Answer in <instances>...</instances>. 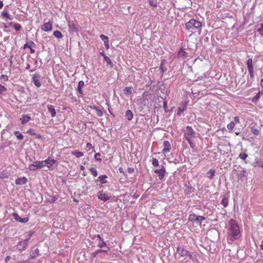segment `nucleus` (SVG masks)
I'll use <instances>...</instances> for the list:
<instances>
[{
    "label": "nucleus",
    "instance_id": "nucleus-51",
    "mask_svg": "<svg viewBox=\"0 0 263 263\" xmlns=\"http://www.w3.org/2000/svg\"><path fill=\"white\" fill-rule=\"evenodd\" d=\"M100 38H101V39H102V41H103L104 42H105V41H108V37L107 36H106V35H104V34H101V35H100Z\"/></svg>",
    "mask_w": 263,
    "mask_h": 263
},
{
    "label": "nucleus",
    "instance_id": "nucleus-32",
    "mask_svg": "<svg viewBox=\"0 0 263 263\" xmlns=\"http://www.w3.org/2000/svg\"><path fill=\"white\" fill-rule=\"evenodd\" d=\"M14 135L16 136L17 139L22 140L24 138L23 135L19 131H15Z\"/></svg>",
    "mask_w": 263,
    "mask_h": 263
},
{
    "label": "nucleus",
    "instance_id": "nucleus-27",
    "mask_svg": "<svg viewBox=\"0 0 263 263\" xmlns=\"http://www.w3.org/2000/svg\"><path fill=\"white\" fill-rule=\"evenodd\" d=\"M248 157V155L247 153H246L245 152H243V153H240L239 155V156L238 157L241 159V160H243L244 161H245L246 163H247V161H246V159Z\"/></svg>",
    "mask_w": 263,
    "mask_h": 263
},
{
    "label": "nucleus",
    "instance_id": "nucleus-48",
    "mask_svg": "<svg viewBox=\"0 0 263 263\" xmlns=\"http://www.w3.org/2000/svg\"><path fill=\"white\" fill-rule=\"evenodd\" d=\"M7 175L4 171H0V178H5L7 177Z\"/></svg>",
    "mask_w": 263,
    "mask_h": 263
},
{
    "label": "nucleus",
    "instance_id": "nucleus-19",
    "mask_svg": "<svg viewBox=\"0 0 263 263\" xmlns=\"http://www.w3.org/2000/svg\"><path fill=\"white\" fill-rule=\"evenodd\" d=\"M47 109L48 111L50 113L51 117H54L56 115L57 112L53 106L51 105H48Z\"/></svg>",
    "mask_w": 263,
    "mask_h": 263
},
{
    "label": "nucleus",
    "instance_id": "nucleus-63",
    "mask_svg": "<svg viewBox=\"0 0 263 263\" xmlns=\"http://www.w3.org/2000/svg\"><path fill=\"white\" fill-rule=\"evenodd\" d=\"M4 4L2 1H0V9L2 8L3 7Z\"/></svg>",
    "mask_w": 263,
    "mask_h": 263
},
{
    "label": "nucleus",
    "instance_id": "nucleus-14",
    "mask_svg": "<svg viewBox=\"0 0 263 263\" xmlns=\"http://www.w3.org/2000/svg\"><path fill=\"white\" fill-rule=\"evenodd\" d=\"M163 147L164 148L162 150V153L163 154H166L168 153L171 148V145L169 141H165L163 142Z\"/></svg>",
    "mask_w": 263,
    "mask_h": 263
},
{
    "label": "nucleus",
    "instance_id": "nucleus-55",
    "mask_svg": "<svg viewBox=\"0 0 263 263\" xmlns=\"http://www.w3.org/2000/svg\"><path fill=\"white\" fill-rule=\"evenodd\" d=\"M135 169L133 167H128L127 172L129 174H133L134 172Z\"/></svg>",
    "mask_w": 263,
    "mask_h": 263
},
{
    "label": "nucleus",
    "instance_id": "nucleus-47",
    "mask_svg": "<svg viewBox=\"0 0 263 263\" xmlns=\"http://www.w3.org/2000/svg\"><path fill=\"white\" fill-rule=\"evenodd\" d=\"M152 164L155 166H158L159 165V161L156 158H153Z\"/></svg>",
    "mask_w": 263,
    "mask_h": 263
},
{
    "label": "nucleus",
    "instance_id": "nucleus-21",
    "mask_svg": "<svg viewBox=\"0 0 263 263\" xmlns=\"http://www.w3.org/2000/svg\"><path fill=\"white\" fill-rule=\"evenodd\" d=\"M30 117L28 115H24L21 119L22 124H24L30 120Z\"/></svg>",
    "mask_w": 263,
    "mask_h": 263
},
{
    "label": "nucleus",
    "instance_id": "nucleus-61",
    "mask_svg": "<svg viewBox=\"0 0 263 263\" xmlns=\"http://www.w3.org/2000/svg\"><path fill=\"white\" fill-rule=\"evenodd\" d=\"M86 147H87V148H89V149H90V148H92V145H91V143H87V144H86Z\"/></svg>",
    "mask_w": 263,
    "mask_h": 263
},
{
    "label": "nucleus",
    "instance_id": "nucleus-13",
    "mask_svg": "<svg viewBox=\"0 0 263 263\" xmlns=\"http://www.w3.org/2000/svg\"><path fill=\"white\" fill-rule=\"evenodd\" d=\"M248 69L251 79L248 81L247 84L248 85V87H250L251 85L254 78V68H248Z\"/></svg>",
    "mask_w": 263,
    "mask_h": 263
},
{
    "label": "nucleus",
    "instance_id": "nucleus-43",
    "mask_svg": "<svg viewBox=\"0 0 263 263\" xmlns=\"http://www.w3.org/2000/svg\"><path fill=\"white\" fill-rule=\"evenodd\" d=\"M179 55L182 57H186L187 53L184 51L183 49L180 50L178 53Z\"/></svg>",
    "mask_w": 263,
    "mask_h": 263
},
{
    "label": "nucleus",
    "instance_id": "nucleus-36",
    "mask_svg": "<svg viewBox=\"0 0 263 263\" xmlns=\"http://www.w3.org/2000/svg\"><path fill=\"white\" fill-rule=\"evenodd\" d=\"M53 35L58 39H61L63 36V35L61 33V32L58 30H56L53 32Z\"/></svg>",
    "mask_w": 263,
    "mask_h": 263
},
{
    "label": "nucleus",
    "instance_id": "nucleus-31",
    "mask_svg": "<svg viewBox=\"0 0 263 263\" xmlns=\"http://www.w3.org/2000/svg\"><path fill=\"white\" fill-rule=\"evenodd\" d=\"M186 108V105L184 104L180 105L178 108V115H180L181 113L183 112Z\"/></svg>",
    "mask_w": 263,
    "mask_h": 263
},
{
    "label": "nucleus",
    "instance_id": "nucleus-50",
    "mask_svg": "<svg viewBox=\"0 0 263 263\" xmlns=\"http://www.w3.org/2000/svg\"><path fill=\"white\" fill-rule=\"evenodd\" d=\"M197 217V216L195 214L190 215V216H189V219L190 220H193V221H195L196 218Z\"/></svg>",
    "mask_w": 263,
    "mask_h": 263
},
{
    "label": "nucleus",
    "instance_id": "nucleus-35",
    "mask_svg": "<svg viewBox=\"0 0 263 263\" xmlns=\"http://www.w3.org/2000/svg\"><path fill=\"white\" fill-rule=\"evenodd\" d=\"M235 123L234 122H231L229 124L227 125V128L229 131H232L235 127Z\"/></svg>",
    "mask_w": 263,
    "mask_h": 263
},
{
    "label": "nucleus",
    "instance_id": "nucleus-52",
    "mask_svg": "<svg viewBox=\"0 0 263 263\" xmlns=\"http://www.w3.org/2000/svg\"><path fill=\"white\" fill-rule=\"evenodd\" d=\"M84 85V82L83 81H80L79 82L78 88H82Z\"/></svg>",
    "mask_w": 263,
    "mask_h": 263
},
{
    "label": "nucleus",
    "instance_id": "nucleus-3",
    "mask_svg": "<svg viewBox=\"0 0 263 263\" xmlns=\"http://www.w3.org/2000/svg\"><path fill=\"white\" fill-rule=\"evenodd\" d=\"M177 253L182 257H186L189 256L190 258H192V256L191 253L185 250L183 247L178 245L177 248Z\"/></svg>",
    "mask_w": 263,
    "mask_h": 263
},
{
    "label": "nucleus",
    "instance_id": "nucleus-62",
    "mask_svg": "<svg viewBox=\"0 0 263 263\" xmlns=\"http://www.w3.org/2000/svg\"><path fill=\"white\" fill-rule=\"evenodd\" d=\"M260 85H261V87L262 88V93H263V79H261V80Z\"/></svg>",
    "mask_w": 263,
    "mask_h": 263
},
{
    "label": "nucleus",
    "instance_id": "nucleus-37",
    "mask_svg": "<svg viewBox=\"0 0 263 263\" xmlns=\"http://www.w3.org/2000/svg\"><path fill=\"white\" fill-rule=\"evenodd\" d=\"M251 131L254 135H258L260 133V131L255 127H252L251 128Z\"/></svg>",
    "mask_w": 263,
    "mask_h": 263
},
{
    "label": "nucleus",
    "instance_id": "nucleus-17",
    "mask_svg": "<svg viewBox=\"0 0 263 263\" xmlns=\"http://www.w3.org/2000/svg\"><path fill=\"white\" fill-rule=\"evenodd\" d=\"M28 181V179L25 177L22 178H18L15 181V183L17 185H24L26 184Z\"/></svg>",
    "mask_w": 263,
    "mask_h": 263
},
{
    "label": "nucleus",
    "instance_id": "nucleus-23",
    "mask_svg": "<svg viewBox=\"0 0 263 263\" xmlns=\"http://www.w3.org/2000/svg\"><path fill=\"white\" fill-rule=\"evenodd\" d=\"M71 154L72 155L75 156L78 158L82 157L84 156L83 153L79 152L78 151H73L71 153Z\"/></svg>",
    "mask_w": 263,
    "mask_h": 263
},
{
    "label": "nucleus",
    "instance_id": "nucleus-60",
    "mask_svg": "<svg viewBox=\"0 0 263 263\" xmlns=\"http://www.w3.org/2000/svg\"><path fill=\"white\" fill-rule=\"evenodd\" d=\"M78 92H79L81 95H83V91H82V88H78Z\"/></svg>",
    "mask_w": 263,
    "mask_h": 263
},
{
    "label": "nucleus",
    "instance_id": "nucleus-45",
    "mask_svg": "<svg viewBox=\"0 0 263 263\" xmlns=\"http://www.w3.org/2000/svg\"><path fill=\"white\" fill-rule=\"evenodd\" d=\"M13 28L16 30V31H18L21 29V26L20 24H18V23H15L13 25Z\"/></svg>",
    "mask_w": 263,
    "mask_h": 263
},
{
    "label": "nucleus",
    "instance_id": "nucleus-41",
    "mask_svg": "<svg viewBox=\"0 0 263 263\" xmlns=\"http://www.w3.org/2000/svg\"><path fill=\"white\" fill-rule=\"evenodd\" d=\"M32 45L34 46V43L32 41H30L29 43H26L24 45V48H28L29 49H31Z\"/></svg>",
    "mask_w": 263,
    "mask_h": 263
},
{
    "label": "nucleus",
    "instance_id": "nucleus-57",
    "mask_svg": "<svg viewBox=\"0 0 263 263\" xmlns=\"http://www.w3.org/2000/svg\"><path fill=\"white\" fill-rule=\"evenodd\" d=\"M234 122H235V123H240V120H239V118L238 117H235L234 118Z\"/></svg>",
    "mask_w": 263,
    "mask_h": 263
},
{
    "label": "nucleus",
    "instance_id": "nucleus-25",
    "mask_svg": "<svg viewBox=\"0 0 263 263\" xmlns=\"http://www.w3.org/2000/svg\"><path fill=\"white\" fill-rule=\"evenodd\" d=\"M104 60L108 65H110V67H113L114 64L112 62H111L109 58L106 56L105 54H104Z\"/></svg>",
    "mask_w": 263,
    "mask_h": 263
},
{
    "label": "nucleus",
    "instance_id": "nucleus-58",
    "mask_svg": "<svg viewBox=\"0 0 263 263\" xmlns=\"http://www.w3.org/2000/svg\"><path fill=\"white\" fill-rule=\"evenodd\" d=\"M148 2H149V4L151 6H154L155 7L157 6V4L156 3H154V1L153 0H148Z\"/></svg>",
    "mask_w": 263,
    "mask_h": 263
},
{
    "label": "nucleus",
    "instance_id": "nucleus-12",
    "mask_svg": "<svg viewBox=\"0 0 263 263\" xmlns=\"http://www.w3.org/2000/svg\"><path fill=\"white\" fill-rule=\"evenodd\" d=\"M110 249L109 247H106V249H99L96 251L92 252L90 254L91 258H95L97 257V255L101 252L107 253L108 251Z\"/></svg>",
    "mask_w": 263,
    "mask_h": 263
},
{
    "label": "nucleus",
    "instance_id": "nucleus-34",
    "mask_svg": "<svg viewBox=\"0 0 263 263\" xmlns=\"http://www.w3.org/2000/svg\"><path fill=\"white\" fill-rule=\"evenodd\" d=\"M98 247H99L100 248H102L104 247L106 248V247H107V246H106V242H105L104 239H103L99 240V241L98 243Z\"/></svg>",
    "mask_w": 263,
    "mask_h": 263
},
{
    "label": "nucleus",
    "instance_id": "nucleus-64",
    "mask_svg": "<svg viewBox=\"0 0 263 263\" xmlns=\"http://www.w3.org/2000/svg\"><path fill=\"white\" fill-rule=\"evenodd\" d=\"M260 248L261 249H263V240L261 241V244L260 245Z\"/></svg>",
    "mask_w": 263,
    "mask_h": 263
},
{
    "label": "nucleus",
    "instance_id": "nucleus-16",
    "mask_svg": "<svg viewBox=\"0 0 263 263\" xmlns=\"http://www.w3.org/2000/svg\"><path fill=\"white\" fill-rule=\"evenodd\" d=\"M52 28V25L50 22L44 23L42 26V29L46 32L51 31Z\"/></svg>",
    "mask_w": 263,
    "mask_h": 263
},
{
    "label": "nucleus",
    "instance_id": "nucleus-30",
    "mask_svg": "<svg viewBox=\"0 0 263 263\" xmlns=\"http://www.w3.org/2000/svg\"><path fill=\"white\" fill-rule=\"evenodd\" d=\"M123 91L125 95H129L132 93V89L131 87H126L124 89Z\"/></svg>",
    "mask_w": 263,
    "mask_h": 263
},
{
    "label": "nucleus",
    "instance_id": "nucleus-18",
    "mask_svg": "<svg viewBox=\"0 0 263 263\" xmlns=\"http://www.w3.org/2000/svg\"><path fill=\"white\" fill-rule=\"evenodd\" d=\"M1 16L5 21L12 20L13 18V16L8 13L7 11H3L1 13Z\"/></svg>",
    "mask_w": 263,
    "mask_h": 263
},
{
    "label": "nucleus",
    "instance_id": "nucleus-33",
    "mask_svg": "<svg viewBox=\"0 0 263 263\" xmlns=\"http://www.w3.org/2000/svg\"><path fill=\"white\" fill-rule=\"evenodd\" d=\"M205 219V218L204 217L201 216H197V217L196 218V220L195 222L200 224L201 222Z\"/></svg>",
    "mask_w": 263,
    "mask_h": 263
},
{
    "label": "nucleus",
    "instance_id": "nucleus-59",
    "mask_svg": "<svg viewBox=\"0 0 263 263\" xmlns=\"http://www.w3.org/2000/svg\"><path fill=\"white\" fill-rule=\"evenodd\" d=\"M163 61L162 62L161 65H160V68L162 71V73H164L165 71H166V69H165L163 67Z\"/></svg>",
    "mask_w": 263,
    "mask_h": 263
},
{
    "label": "nucleus",
    "instance_id": "nucleus-54",
    "mask_svg": "<svg viewBox=\"0 0 263 263\" xmlns=\"http://www.w3.org/2000/svg\"><path fill=\"white\" fill-rule=\"evenodd\" d=\"M101 156L100 154L99 153H96L95 155V158L97 160H101V159L99 158V157Z\"/></svg>",
    "mask_w": 263,
    "mask_h": 263
},
{
    "label": "nucleus",
    "instance_id": "nucleus-2",
    "mask_svg": "<svg viewBox=\"0 0 263 263\" xmlns=\"http://www.w3.org/2000/svg\"><path fill=\"white\" fill-rule=\"evenodd\" d=\"M186 28L187 30H195L201 27V23L194 19L190 20L185 24Z\"/></svg>",
    "mask_w": 263,
    "mask_h": 263
},
{
    "label": "nucleus",
    "instance_id": "nucleus-22",
    "mask_svg": "<svg viewBox=\"0 0 263 263\" xmlns=\"http://www.w3.org/2000/svg\"><path fill=\"white\" fill-rule=\"evenodd\" d=\"M27 133L33 136H35L37 139H42V137L40 134H36L32 129H30L27 131Z\"/></svg>",
    "mask_w": 263,
    "mask_h": 263
},
{
    "label": "nucleus",
    "instance_id": "nucleus-40",
    "mask_svg": "<svg viewBox=\"0 0 263 263\" xmlns=\"http://www.w3.org/2000/svg\"><path fill=\"white\" fill-rule=\"evenodd\" d=\"M91 174L94 176L96 177L98 175V171L94 167H91L89 169Z\"/></svg>",
    "mask_w": 263,
    "mask_h": 263
},
{
    "label": "nucleus",
    "instance_id": "nucleus-5",
    "mask_svg": "<svg viewBox=\"0 0 263 263\" xmlns=\"http://www.w3.org/2000/svg\"><path fill=\"white\" fill-rule=\"evenodd\" d=\"M44 161H46V162H45V166L47 165V167L50 170H53L54 168V164H55V166H57V164H58V162H57V160H55L54 159H51L50 158H47V159H46Z\"/></svg>",
    "mask_w": 263,
    "mask_h": 263
},
{
    "label": "nucleus",
    "instance_id": "nucleus-42",
    "mask_svg": "<svg viewBox=\"0 0 263 263\" xmlns=\"http://www.w3.org/2000/svg\"><path fill=\"white\" fill-rule=\"evenodd\" d=\"M257 31L259 33L263 36V23L260 25V26L257 29Z\"/></svg>",
    "mask_w": 263,
    "mask_h": 263
},
{
    "label": "nucleus",
    "instance_id": "nucleus-38",
    "mask_svg": "<svg viewBox=\"0 0 263 263\" xmlns=\"http://www.w3.org/2000/svg\"><path fill=\"white\" fill-rule=\"evenodd\" d=\"M260 92L259 91L252 99V102L253 103L256 102L260 98Z\"/></svg>",
    "mask_w": 263,
    "mask_h": 263
},
{
    "label": "nucleus",
    "instance_id": "nucleus-10",
    "mask_svg": "<svg viewBox=\"0 0 263 263\" xmlns=\"http://www.w3.org/2000/svg\"><path fill=\"white\" fill-rule=\"evenodd\" d=\"M155 173L158 175L160 180H162L165 175L166 170L165 167L162 166L161 169H156Z\"/></svg>",
    "mask_w": 263,
    "mask_h": 263
},
{
    "label": "nucleus",
    "instance_id": "nucleus-53",
    "mask_svg": "<svg viewBox=\"0 0 263 263\" xmlns=\"http://www.w3.org/2000/svg\"><path fill=\"white\" fill-rule=\"evenodd\" d=\"M34 232L32 231H30L28 232V237L27 239H28V241L30 239L32 236L34 234Z\"/></svg>",
    "mask_w": 263,
    "mask_h": 263
},
{
    "label": "nucleus",
    "instance_id": "nucleus-11",
    "mask_svg": "<svg viewBox=\"0 0 263 263\" xmlns=\"http://www.w3.org/2000/svg\"><path fill=\"white\" fill-rule=\"evenodd\" d=\"M68 27L70 32L72 33L78 32V25L73 21H69L68 22Z\"/></svg>",
    "mask_w": 263,
    "mask_h": 263
},
{
    "label": "nucleus",
    "instance_id": "nucleus-4",
    "mask_svg": "<svg viewBox=\"0 0 263 263\" xmlns=\"http://www.w3.org/2000/svg\"><path fill=\"white\" fill-rule=\"evenodd\" d=\"M44 162L45 161H35L32 164L29 165V169L30 171H34L37 169L41 168L45 166Z\"/></svg>",
    "mask_w": 263,
    "mask_h": 263
},
{
    "label": "nucleus",
    "instance_id": "nucleus-7",
    "mask_svg": "<svg viewBox=\"0 0 263 263\" xmlns=\"http://www.w3.org/2000/svg\"><path fill=\"white\" fill-rule=\"evenodd\" d=\"M195 134L193 128L191 126H187L185 130L184 137L185 139L192 138L194 136Z\"/></svg>",
    "mask_w": 263,
    "mask_h": 263
},
{
    "label": "nucleus",
    "instance_id": "nucleus-44",
    "mask_svg": "<svg viewBox=\"0 0 263 263\" xmlns=\"http://www.w3.org/2000/svg\"><path fill=\"white\" fill-rule=\"evenodd\" d=\"M186 140L187 141L190 146L191 148H194L195 147V144L192 141L191 138H187Z\"/></svg>",
    "mask_w": 263,
    "mask_h": 263
},
{
    "label": "nucleus",
    "instance_id": "nucleus-15",
    "mask_svg": "<svg viewBox=\"0 0 263 263\" xmlns=\"http://www.w3.org/2000/svg\"><path fill=\"white\" fill-rule=\"evenodd\" d=\"M13 217L16 221L21 223H25L28 221V218H22L17 213H13Z\"/></svg>",
    "mask_w": 263,
    "mask_h": 263
},
{
    "label": "nucleus",
    "instance_id": "nucleus-56",
    "mask_svg": "<svg viewBox=\"0 0 263 263\" xmlns=\"http://www.w3.org/2000/svg\"><path fill=\"white\" fill-rule=\"evenodd\" d=\"M104 42V46H105V48L106 49H109V41H108V40L107 41H105Z\"/></svg>",
    "mask_w": 263,
    "mask_h": 263
},
{
    "label": "nucleus",
    "instance_id": "nucleus-20",
    "mask_svg": "<svg viewBox=\"0 0 263 263\" xmlns=\"http://www.w3.org/2000/svg\"><path fill=\"white\" fill-rule=\"evenodd\" d=\"M215 170L214 169H210L207 173H206V176L208 178L210 179H212L215 174Z\"/></svg>",
    "mask_w": 263,
    "mask_h": 263
},
{
    "label": "nucleus",
    "instance_id": "nucleus-8",
    "mask_svg": "<svg viewBox=\"0 0 263 263\" xmlns=\"http://www.w3.org/2000/svg\"><path fill=\"white\" fill-rule=\"evenodd\" d=\"M98 197L100 200L103 201H106L110 198V196L107 193H105L103 191H100L98 192Z\"/></svg>",
    "mask_w": 263,
    "mask_h": 263
},
{
    "label": "nucleus",
    "instance_id": "nucleus-26",
    "mask_svg": "<svg viewBox=\"0 0 263 263\" xmlns=\"http://www.w3.org/2000/svg\"><path fill=\"white\" fill-rule=\"evenodd\" d=\"M125 117L128 120H131L133 118V114L131 110H128L126 111Z\"/></svg>",
    "mask_w": 263,
    "mask_h": 263
},
{
    "label": "nucleus",
    "instance_id": "nucleus-6",
    "mask_svg": "<svg viewBox=\"0 0 263 263\" xmlns=\"http://www.w3.org/2000/svg\"><path fill=\"white\" fill-rule=\"evenodd\" d=\"M28 239H25L23 240L20 241L16 245L17 249L20 251L26 250L28 246Z\"/></svg>",
    "mask_w": 263,
    "mask_h": 263
},
{
    "label": "nucleus",
    "instance_id": "nucleus-9",
    "mask_svg": "<svg viewBox=\"0 0 263 263\" xmlns=\"http://www.w3.org/2000/svg\"><path fill=\"white\" fill-rule=\"evenodd\" d=\"M41 77V76L40 73H35L32 78V82L37 87H40L41 86L40 82Z\"/></svg>",
    "mask_w": 263,
    "mask_h": 263
},
{
    "label": "nucleus",
    "instance_id": "nucleus-1",
    "mask_svg": "<svg viewBox=\"0 0 263 263\" xmlns=\"http://www.w3.org/2000/svg\"><path fill=\"white\" fill-rule=\"evenodd\" d=\"M227 239L234 241L239 239L241 236L240 228L236 220L231 219L227 226Z\"/></svg>",
    "mask_w": 263,
    "mask_h": 263
},
{
    "label": "nucleus",
    "instance_id": "nucleus-49",
    "mask_svg": "<svg viewBox=\"0 0 263 263\" xmlns=\"http://www.w3.org/2000/svg\"><path fill=\"white\" fill-rule=\"evenodd\" d=\"M8 79V76L6 74H2L0 76V80H4V81H7Z\"/></svg>",
    "mask_w": 263,
    "mask_h": 263
},
{
    "label": "nucleus",
    "instance_id": "nucleus-24",
    "mask_svg": "<svg viewBox=\"0 0 263 263\" xmlns=\"http://www.w3.org/2000/svg\"><path fill=\"white\" fill-rule=\"evenodd\" d=\"M91 108L93 109H95L96 110V113L98 117H102L103 116V111H102V110L99 109V108L98 107L93 106L91 107Z\"/></svg>",
    "mask_w": 263,
    "mask_h": 263
},
{
    "label": "nucleus",
    "instance_id": "nucleus-39",
    "mask_svg": "<svg viewBox=\"0 0 263 263\" xmlns=\"http://www.w3.org/2000/svg\"><path fill=\"white\" fill-rule=\"evenodd\" d=\"M247 65L248 68H253V61L251 59H249L247 62Z\"/></svg>",
    "mask_w": 263,
    "mask_h": 263
},
{
    "label": "nucleus",
    "instance_id": "nucleus-46",
    "mask_svg": "<svg viewBox=\"0 0 263 263\" xmlns=\"http://www.w3.org/2000/svg\"><path fill=\"white\" fill-rule=\"evenodd\" d=\"M7 90V88L6 87L2 85L1 84H0V93L1 94H3L5 92H6Z\"/></svg>",
    "mask_w": 263,
    "mask_h": 263
},
{
    "label": "nucleus",
    "instance_id": "nucleus-29",
    "mask_svg": "<svg viewBox=\"0 0 263 263\" xmlns=\"http://www.w3.org/2000/svg\"><path fill=\"white\" fill-rule=\"evenodd\" d=\"M107 178V177L105 175H101L99 177V179L102 184H104L107 182L106 179Z\"/></svg>",
    "mask_w": 263,
    "mask_h": 263
},
{
    "label": "nucleus",
    "instance_id": "nucleus-28",
    "mask_svg": "<svg viewBox=\"0 0 263 263\" xmlns=\"http://www.w3.org/2000/svg\"><path fill=\"white\" fill-rule=\"evenodd\" d=\"M229 200L228 198L226 196H224L222 199L221 202V204L223 205L224 207H227L228 205Z\"/></svg>",
    "mask_w": 263,
    "mask_h": 263
}]
</instances>
